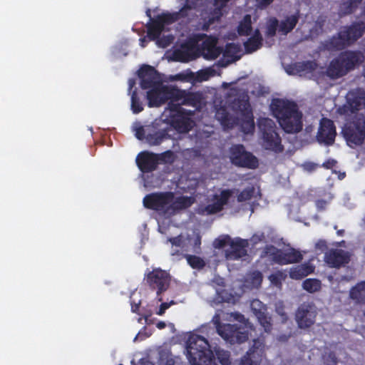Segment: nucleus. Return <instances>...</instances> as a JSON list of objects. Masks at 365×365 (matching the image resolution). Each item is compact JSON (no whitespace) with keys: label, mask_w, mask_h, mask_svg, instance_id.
Here are the masks:
<instances>
[{"label":"nucleus","mask_w":365,"mask_h":365,"mask_svg":"<svg viewBox=\"0 0 365 365\" xmlns=\"http://www.w3.org/2000/svg\"><path fill=\"white\" fill-rule=\"evenodd\" d=\"M364 60V55L360 51H342L330 61L326 74L331 79L341 78L361 64Z\"/></svg>","instance_id":"obj_1"},{"label":"nucleus","mask_w":365,"mask_h":365,"mask_svg":"<svg viewBox=\"0 0 365 365\" xmlns=\"http://www.w3.org/2000/svg\"><path fill=\"white\" fill-rule=\"evenodd\" d=\"M186 350L190 365H217L208 341L202 336H190L187 341Z\"/></svg>","instance_id":"obj_2"},{"label":"nucleus","mask_w":365,"mask_h":365,"mask_svg":"<svg viewBox=\"0 0 365 365\" xmlns=\"http://www.w3.org/2000/svg\"><path fill=\"white\" fill-rule=\"evenodd\" d=\"M365 33V22L354 21L349 26H343L336 36L326 42L328 50L339 51L354 43Z\"/></svg>","instance_id":"obj_3"},{"label":"nucleus","mask_w":365,"mask_h":365,"mask_svg":"<svg viewBox=\"0 0 365 365\" xmlns=\"http://www.w3.org/2000/svg\"><path fill=\"white\" fill-rule=\"evenodd\" d=\"M341 133L349 147L361 145L365 140V115L363 113L355 115L344 124Z\"/></svg>","instance_id":"obj_4"},{"label":"nucleus","mask_w":365,"mask_h":365,"mask_svg":"<svg viewBox=\"0 0 365 365\" xmlns=\"http://www.w3.org/2000/svg\"><path fill=\"white\" fill-rule=\"evenodd\" d=\"M258 126L262 133V145L264 149L276 153L283 152L284 146L277 132L275 123L269 118H262L259 120Z\"/></svg>","instance_id":"obj_5"},{"label":"nucleus","mask_w":365,"mask_h":365,"mask_svg":"<svg viewBox=\"0 0 365 365\" xmlns=\"http://www.w3.org/2000/svg\"><path fill=\"white\" fill-rule=\"evenodd\" d=\"M170 111V125L179 133H187L195 125L194 120L191 118L193 111L187 110L173 102L168 103Z\"/></svg>","instance_id":"obj_6"},{"label":"nucleus","mask_w":365,"mask_h":365,"mask_svg":"<svg viewBox=\"0 0 365 365\" xmlns=\"http://www.w3.org/2000/svg\"><path fill=\"white\" fill-rule=\"evenodd\" d=\"M144 280L150 289L156 292L158 301L162 302L161 294L166 292L171 282L170 273L161 268H154L153 270L147 269Z\"/></svg>","instance_id":"obj_7"},{"label":"nucleus","mask_w":365,"mask_h":365,"mask_svg":"<svg viewBox=\"0 0 365 365\" xmlns=\"http://www.w3.org/2000/svg\"><path fill=\"white\" fill-rule=\"evenodd\" d=\"M232 108L240 113L242 130L246 134L252 133L255 130V122L248 97L235 98L232 103Z\"/></svg>","instance_id":"obj_8"},{"label":"nucleus","mask_w":365,"mask_h":365,"mask_svg":"<svg viewBox=\"0 0 365 365\" xmlns=\"http://www.w3.org/2000/svg\"><path fill=\"white\" fill-rule=\"evenodd\" d=\"M174 193L172 192H156L146 195L143 200V206L149 210L168 213V205L172 202Z\"/></svg>","instance_id":"obj_9"},{"label":"nucleus","mask_w":365,"mask_h":365,"mask_svg":"<svg viewBox=\"0 0 365 365\" xmlns=\"http://www.w3.org/2000/svg\"><path fill=\"white\" fill-rule=\"evenodd\" d=\"M217 331L222 339L231 344H241L248 339L247 330L237 324H219L217 327Z\"/></svg>","instance_id":"obj_10"},{"label":"nucleus","mask_w":365,"mask_h":365,"mask_svg":"<svg viewBox=\"0 0 365 365\" xmlns=\"http://www.w3.org/2000/svg\"><path fill=\"white\" fill-rule=\"evenodd\" d=\"M365 108V91L357 88L349 91L346 96L345 103L339 108L344 115L356 113Z\"/></svg>","instance_id":"obj_11"},{"label":"nucleus","mask_w":365,"mask_h":365,"mask_svg":"<svg viewBox=\"0 0 365 365\" xmlns=\"http://www.w3.org/2000/svg\"><path fill=\"white\" fill-rule=\"evenodd\" d=\"M230 153L231 162L238 167L255 169L259 165L257 158L252 153L247 152L242 145L232 146Z\"/></svg>","instance_id":"obj_12"},{"label":"nucleus","mask_w":365,"mask_h":365,"mask_svg":"<svg viewBox=\"0 0 365 365\" xmlns=\"http://www.w3.org/2000/svg\"><path fill=\"white\" fill-rule=\"evenodd\" d=\"M234 194V190L224 189L220 194L212 195V202L201 207L198 212L200 215H211L220 212L224 210V207L229 202L230 197Z\"/></svg>","instance_id":"obj_13"},{"label":"nucleus","mask_w":365,"mask_h":365,"mask_svg":"<svg viewBox=\"0 0 365 365\" xmlns=\"http://www.w3.org/2000/svg\"><path fill=\"white\" fill-rule=\"evenodd\" d=\"M272 114L277 121L285 120L288 117L300 111L297 103L283 98L273 99L270 105Z\"/></svg>","instance_id":"obj_14"},{"label":"nucleus","mask_w":365,"mask_h":365,"mask_svg":"<svg viewBox=\"0 0 365 365\" xmlns=\"http://www.w3.org/2000/svg\"><path fill=\"white\" fill-rule=\"evenodd\" d=\"M150 88L146 96L150 108L159 107L170 99L173 101V87L158 83Z\"/></svg>","instance_id":"obj_15"},{"label":"nucleus","mask_w":365,"mask_h":365,"mask_svg":"<svg viewBox=\"0 0 365 365\" xmlns=\"http://www.w3.org/2000/svg\"><path fill=\"white\" fill-rule=\"evenodd\" d=\"M317 308L313 304L303 303L299 306L295 314V320L299 329L311 327L315 322Z\"/></svg>","instance_id":"obj_16"},{"label":"nucleus","mask_w":365,"mask_h":365,"mask_svg":"<svg viewBox=\"0 0 365 365\" xmlns=\"http://www.w3.org/2000/svg\"><path fill=\"white\" fill-rule=\"evenodd\" d=\"M265 356V342L264 339L253 340V344L241 359L240 365H259Z\"/></svg>","instance_id":"obj_17"},{"label":"nucleus","mask_w":365,"mask_h":365,"mask_svg":"<svg viewBox=\"0 0 365 365\" xmlns=\"http://www.w3.org/2000/svg\"><path fill=\"white\" fill-rule=\"evenodd\" d=\"M336 135V126L333 120L327 118H322L317 133V140L327 146L334 143Z\"/></svg>","instance_id":"obj_18"},{"label":"nucleus","mask_w":365,"mask_h":365,"mask_svg":"<svg viewBox=\"0 0 365 365\" xmlns=\"http://www.w3.org/2000/svg\"><path fill=\"white\" fill-rule=\"evenodd\" d=\"M138 77L143 89H148L161 83L158 72L150 65H143L140 67L138 71Z\"/></svg>","instance_id":"obj_19"},{"label":"nucleus","mask_w":365,"mask_h":365,"mask_svg":"<svg viewBox=\"0 0 365 365\" xmlns=\"http://www.w3.org/2000/svg\"><path fill=\"white\" fill-rule=\"evenodd\" d=\"M249 246L247 240L235 237L230 243V249L225 251V258L228 260H237L247 255Z\"/></svg>","instance_id":"obj_20"},{"label":"nucleus","mask_w":365,"mask_h":365,"mask_svg":"<svg viewBox=\"0 0 365 365\" xmlns=\"http://www.w3.org/2000/svg\"><path fill=\"white\" fill-rule=\"evenodd\" d=\"M251 308L257 317L258 322L267 333L272 329V317L267 314V308L258 299H254L251 303Z\"/></svg>","instance_id":"obj_21"},{"label":"nucleus","mask_w":365,"mask_h":365,"mask_svg":"<svg viewBox=\"0 0 365 365\" xmlns=\"http://www.w3.org/2000/svg\"><path fill=\"white\" fill-rule=\"evenodd\" d=\"M173 101H180L181 105L197 107L201 103L202 96L198 93L180 90L173 87Z\"/></svg>","instance_id":"obj_22"},{"label":"nucleus","mask_w":365,"mask_h":365,"mask_svg":"<svg viewBox=\"0 0 365 365\" xmlns=\"http://www.w3.org/2000/svg\"><path fill=\"white\" fill-rule=\"evenodd\" d=\"M324 259L329 267L339 268L349 262L350 255L343 250L332 249L325 253Z\"/></svg>","instance_id":"obj_23"},{"label":"nucleus","mask_w":365,"mask_h":365,"mask_svg":"<svg viewBox=\"0 0 365 365\" xmlns=\"http://www.w3.org/2000/svg\"><path fill=\"white\" fill-rule=\"evenodd\" d=\"M136 164L140 170L144 173L155 170L158 165L157 153L148 151L140 153L136 158Z\"/></svg>","instance_id":"obj_24"},{"label":"nucleus","mask_w":365,"mask_h":365,"mask_svg":"<svg viewBox=\"0 0 365 365\" xmlns=\"http://www.w3.org/2000/svg\"><path fill=\"white\" fill-rule=\"evenodd\" d=\"M281 128L287 133H298L303 128V114L299 111L295 114L287 118L285 120H279L278 121Z\"/></svg>","instance_id":"obj_25"},{"label":"nucleus","mask_w":365,"mask_h":365,"mask_svg":"<svg viewBox=\"0 0 365 365\" xmlns=\"http://www.w3.org/2000/svg\"><path fill=\"white\" fill-rule=\"evenodd\" d=\"M173 56L175 61L187 63L196 58L197 55L194 46L188 43L181 45L180 48L174 51Z\"/></svg>","instance_id":"obj_26"},{"label":"nucleus","mask_w":365,"mask_h":365,"mask_svg":"<svg viewBox=\"0 0 365 365\" xmlns=\"http://www.w3.org/2000/svg\"><path fill=\"white\" fill-rule=\"evenodd\" d=\"M317 68V63L314 61L296 62L289 66L287 72L289 74H299L312 73Z\"/></svg>","instance_id":"obj_27"},{"label":"nucleus","mask_w":365,"mask_h":365,"mask_svg":"<svg viewBox=\"0 0 365 365\" xmlns=\"http://www.w3.org/2000/svg\"><path fill=\"white\" fill-rule=\"evenodd\" d=\"M193 201L190 197L180 196L173 198L172 202L168 205V215L175 214L176 212L185 210L191 206Z\"/></svg>","instance_id":"obj_28"},{"label":"nucleus","mask_w":365,"mask_h":365,"mask_svg":"<svg viewBox=\"0 0 365 365\" xmlns=\"http://www.w3.org/2000/svg\"><path fill=\"white\" fill-rule=\"evenodd\" d=\"M263 38L258 29H255L253 35L244 42L246 53H252L262 46Z\"/></svg>","instance_id":"obj_29"},{"label":"nucleus","mask_w":365,"mask_h":365,"mask_svg":"<svg viewBox=\"0 0 365 365\" xmlns=\"http://www.w3.org/2000/svg\"><path fill=\"white\" fill-rule=\"evenodd\" d=\"M168 131V128H165L155 131L153 133H149L145 137L146 141L151 146L159 145L165 140L170 138Z\"/></svg>","instance_id":"obj_30"},{"label":"nucleus","mask_w":365,"mask_h":365,"mask_svg":"<svg viewBox=\"0 0 365 365\" xmlns=\"http://www.w3.org/2000/svg\"><path fill=\"white\" fill-rule=\"evenodd\" d=\"M203 50L207 51L206 55L212 58H217L222 52V49L217 46V39L209 37L203 42Z\"/></svg>","instance_id":"obj_31"},{"label":"nucleus","mask_w":365,"mask_h":365,"mask_svg":"<svg viewBox=\"0 0 365 365\" xmlns=\"http://www.w3.org/2000/svg\"><path fill=\"white\" fill-rule=\"evenodd\" d=\"M349 297L356 304L365 303V281L357 283L349 292Z\"/></svg>","instance_id":"obj_32"},{"label":"nucleus","mask_w":365,"mask_h":365,"mask_svg":"<svg viewBox=\"0 0 365 365\" xmlns=\"http://www.w3.org/2000/svg\"><path fill=\"white\" fill-rule=\"evenodd\" d=\"M303 257L301 252L294 248L289 250H282L281 265L299 262Z\"/></svg>","instance_id":"obj_33"},{"label":"nucleus","mask_w":365,"mask_h":365,"mask_svg":"<svg viewBox=\"0 0 365 365\" xmlns=\"http://www.w3.org/2000/svg\"><path fill=\"white\" fill-rule=\"evenodd\" d=\"M282 250L273 245H267L262 252L261 257H267L271 262L281 265Z\"/></svg>","instance_id":"obj_34"},{"label":"nucleus","mask_w":365,"mask_h":365,"mask_svg":"<svg viewBox=\"0 0 365 365\" xmlns=\"http://www.w3.org/2000/svg\"><path fill=\"white\" fill-rule=\"evenodd\" d=\"M216 117L224 128H232L236 124L237 119L233 118L224 108H220L217 111Z\"/></svg>","instance_id":"obj_35"},{"label":"nucleus","mask_w":365,"mask_h":365,"mask_svg":"<svg viewBox=\"0 0 365 365\" xmlns=\"http://www.w3.org/2000/svg\"><path fill=\"white\" fill-rule=\"evenodd\" d=\"M299 21L298 14L289 16L279 24V31L284 35L291 32L296 26Z\"/></svg>","instance_id":"obj_36"},{"label":"nucleus","mask_w":365,"mask_h":365,"mask_svg":"<svg viewBox=\"0 0 365 365\" xmlns=\"http://www.w3.org/2000/svg\"><path fill=\"white\" fill-rule=\"evenodd\" d=\"M163 29V25L157 17L151 19V21L147 25L148 37L153 40L158 38Z\"/></svg>","instance_id":"obj_37"},{"label":"nucleus","mask_w":365,"mask_h":365,"mask_svg":"<svg viewBox=\"0 0 365 365\" xmlns=\"http://www.w3.org/2000/svg\"><path fill=\"white\" fill-rule=\"evenodd\" d=\"M252 31V17L250 14H246L239 22L237 31L241 36H247L251 34Z\"/></svg>","instance_id":"obj_38"},{"label":"nucleus","mask_w":365,"mask_h":365,"mask_svg":"<svg viewBox=\"0 0 365 365\" xmlns=\"http://www.w3.org/2000/svg\"><path fill=\"white\" fill-rule=\"evenodd\" d=\"M363 0H346L343 1L339 6V12L342 15L353 14Z\"/></svg>","instance_id":"obj_39"},{"label":"nucleus","mask_w":365,"mask_h":365,"mask_svg":"<svg viewBox=\"0 0 365 365\" xmlns=\"http://www.w3.org/2000/svg\"><path fill=\"white\" fill-rule=\"evenodd\" d=\"M183 258H185L187 264L192 268L197 269H201L205 266V262L200 257L185 254Z\"/></svg>","instance_id":"obj_40"},{"label":"nucleus","mask_w":365,"mask_h":365,"mask_svg":"<svg viewBox=\"0 0 365 365\" xmlns=\"http://www.w3.org/2000/svg\"><path fill=\"white\" fill-rule=\"evenodd\" d=\"M322 360L324 365H337L339 359L334 351L326 348L322 354Z\"/></svg>","instance_id":"obj_41"},{"label":"nucleus","mask_w":365,"mask_h":365,"mask_svg":"<svg viewBox=\"0 0 365 365\" xmlns=\"http://www.w3.org/2000/svg\"><path fill=\"white\" fill-rule=\"evenodd\" d=\"M303 289L309 293H314L321 289V281L317 279H307L303 282Z\"/></svg>","instance_id":"obj_42"},{"label":"nucleus","mask_w":365,"mask_h":365,"mask_svg":"<svg viewBox=\"0 0 365 365\" xmlns=\"http://www.w3.org/2000/svg\"><path fill=\"white\" fill-rule=\"evenodd\" d=\"M216 71L212 67H208L198 71L195 77V81L197 82H203L208 81L211 77L215 76Z\"/></svg>","instance_id":"obj_43"},{"label":"nucleus","mask_w":365,"mask_h":365,"mask_svg":"<svg viewBox=\"0 0 365 365\" xmlns=\"http://www.w3.org/2000/svg\"><path fill=\"white\" fill-rule=\"evenodd\" d=\"M215 356L221 365L231 364V355L229 351L224 350L220 347L215 348Z\"/></svg>","instance_id":"obj_44"},{"label":"nucleus","mask_w":365,"mask_h":365,"mask_svg":"<svg viewBox=\"0 0 365 365\" xmlns=\"http://www.w3.org/2000/svg\"><path fill=\"white\" fill-rule=\"evenodd\" d=\"M175 160V153L170 150H166L161 153H157V161L159 164H173Z\"/></svg>","instance_id":"obj_45"},{"label":"nucleus","mask_w":365,"mask_h":365,"mask_svg":"<svg viewBox=\"0 0 365 365\" xmlns=\"http://www.w3.org/2000/svg\"><path fill=\"white\" fill-rule=\"evenodd\" d=\"M130 109L134 114H138L144 109L143 104L138 96V93L135 91H134L131 95Z\"/></svg>","instance_id":"obj_46"},{"label":"nucleus","mask_w":365,"mask_h":365,"mask_svg":"<svg viewBox=\"0 0 365 365\" xmlns=\"http://www.w3.org/2000/svg\"><path fill=\"white\" fill-rule=\"evenodd\" d=\"M255 188L253 186H249L242 190L237 196L238 202H242L250 200L254 196Z\"/></svg>","instance_id":"obj_47"},{"label":"nucleus","mask_w":365,"mask_h":365,"mask_svg":"<svg viewBox=\"0 0 365 365\" xmlns=\"http://www.w3.org/2000/svg\"><path fill=\"white\" fill-rule=\"evenodd\" d=\"M178 14H175V12L172 14L167 13L158 15L157 16V18L160 20V21L165 27V25L171 24L177 21L178 20Z\"/></svg>","instance_id":"obj_48"},{"label":"nucleus","mask_w":365,"mask_h":365,"mask_svg":"<svg viewBox=\"0 0 365 365\" xmlns=\"http://www.w3.org/2000/svg\"><path fill=\"white\" fill-rule=\"evenodd\" d=\"M278 26L279 27V21L274 17L270 19L267 25L266 36H274Z\"/></svg>","instance_id":"obj_49"},{"label":"nucleus","mask_w":365,"mask_h":365,"mask_svg":"<svg viewBox=\"0 0 365 365\" xmlns=\"http://www.w3.org/2000/svg\"><path fill=\"white\" fill-rule=\"evenodd\" d=\"M301 265L291 269L289 272V277L294 279H301L307 276V272H304Z\"/></svg>","instance_id":"obj_50"},{"label":"nucleus","mask_w":365,"mask_h":365,"mask_svg":"<svg viewBox=\"0 0 365 365\" xmlns=\"http://www.w3.org/2000/svg\"><path fill=\"white\" fill-rule=\"evenodd\" d=\"M232 238L229 235H225L222 237H219L214 241V246L215 248L221 249L227 245H230Z\"/></svg>","instance_id":"obj_51"},{"label":"nucleus","mask_w":365,"mask_h":365,"mask_svg":"<svg viewBox=\"0 0 365 365\" xmlns=\"http://www.w3.org/2000/svg\"><path fill=\"white\" fill-rule=\"evenodd\" d=\"M262 279V274L259 271H254L250 276L251 283L255 287H258L261 284Z\"/></svg>","instance_id":"obj_52"},{"label":"nucleus","mask_w":365,"mask_h":365,"mask_svg":"<svg viewBox=\"0 0 365 365\" xmlns=\"http://www.w3.org/2000/svg\"><path fill=\"white\" fill-rule=\"evenodd\" d=\"M237 52V47L233 43H227L223 53L224 56L234 57L235 54Z\"/></svg>","instance_id":"obj_53"},{"label":"nucleus","mask_w":365,"mask_h":365,"mask_svg":"<svg viewBox=\"0 0 365 365\" xmlns=\"http://www.w3.org/2000/svg\"><path fill=\"white\" fill-rule=\"evenodd\" d=\"M168 242H170L173 247H182L183 237L179 235L176 237H169Z\"/></svg>","instance_id":"obj_54"},{"label":"nucleus","mask_w":365,"mask_h":365,"mask_svg":"<svg viewBox=\"0 0 365 365\" xmlns=\"http://www.w3.org/2000/svg\"><path fill=\"white\" fill-rule=\"evenodd\" d=\"M193 6L189 4L187 2L185 4V5L179 10L178 12H175V14H178V20L180 18H184L187 16V11L192 9Z\"/></svg>","instance_id":"obj_55"},{"label":"nucleus","mask_w":365,"mask_h":365,"mask_svg":"<svg viewBox=\"0 0 365 365\" xmlns=\"http://www.w3.org/2000/svg\"><path fill=\"white\" fill-rule=\"evenodd\" d=\"M315 248L316 250L324 252L328 248L327 241L325 240H319L315 244Z\"/></svg>","instance_id":"obj_56"},{"label":"nucleus","mask_w":365,"mask_h":365,"mask_svg":"<svg viewBox=\"0 0 365 365\" xmlns=\"http://www.w3.org/2000/svg\"><path fill=\"white\" fill-rule=\"evenodd\" d=\"M274 0H256L257 6L260 9H266Z\"/></svg>","instance_id":"obj_57"},{"label":"nucleus","mask_w":365,"mask_h":365,"mask_svg":"<svg viewBox=\"0 0 365 365\" xmlns=\"http://www.w3.org/2000/svg\"><path fill=\"white\" fill-rule=\"evenodd\" d=\"M327 202L324 199L317 200L315 202V205L319 211H323L326 209Z\"/></svg>","instance_id":"obj_58"},{"label":"nucleus","mask_w":365,"mask_h":365,"mask_svg":"<svg viewBox=\"0 0 365 365\" xmlns=\"http://www.w3.org/2000/svg\"><path fill=\"white\" fill-rule=\"evenodd\" d=\"M337 162L334 159H328L323 163L322 167L326 169H331L336 166Z\"/></svg>","instance_id":"obj_59"},{"label":"nucleus","mask_w":365,"mask_h":365,"mask_svg":"<svg viewBox=\"0 0 365 365\" xmlns=\"http://www.w3.org/2000/svg\"><path fill=\"white\" fill-rule=\"evenodd\" d=\"M135 137L138 140H143L145 138V129L143 126H139L138 128H135Z\"/></svg>","instance_id":"obj_60"},{"label":"nucleus","mask_w":365,"mask_h":365,"mask_svg":"<svg viewBox=\"0 0 365 365\" xmlns=\"http://www.w3.org/2000/svg\"><path fill=\"white\" fill-rule=\"evenodd\" d=\"M180 247H176L172 246L170 255L172 256L177 257H183V255L185 254L182 253V250H180Z\"/></svg>","instance_id":"obj_61"},{"label":"nucleus","mask_w":365,"mask_h":365,"mask_svg":"<svg viewBox=\"0 0 365 365\" xmlns=\"http://www.w3.org/2000/svg\"><path fill=\"white\" fill-rule=\"evenodd\" d=\"M200 245H201L200 237H197L195 240V243H194V252H195L199 254L201 252Z\"/></svg>","instance_id":"obj_62"},{"label":"nucleus","mask_w":365,"mask_h":365,"mask_svg":"<svg viewBox=\"0 0 365 365\" xmlns=\"http://www.w3.org/2000/svg\"><path fill=\"white\" fill-rule=\"evenodd\" d=\"M169 307L170 304L168 303L163 302L160 304L159 310L157 312V314L158 315H163L165 313V310L169 308Z\"/></svg>","instance_id":"obj_63"},{"label":"nucleus","mask_w":365,"mask_h":365,"mask_svg":"<svg viewBox=\"0 0 365 365\" xmlns=\"http://www.w3.org/2000/svg\"><path fill=\"white\" fill-rule=\"evenodd\" d=\"M301 267L304 269L303 270L304 272H306V273L307 272V275H309V274L313 272L314 269L312 266H310L308 264H302Z\"/></svg>","instance_id":"obj_64"}]
</instances>
